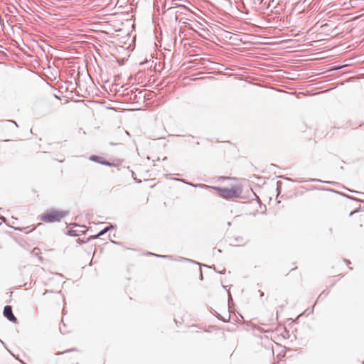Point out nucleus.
Wrapping results in <instances>:
<instances>
[{
    "mask_svg": "<svg viewBox=\"0 0 364 364\" xmlns=\"http://www.w3.org/2000/svg\"><path fill=\"white\" fill-rule=\"evenodd\" d=\"M66 215L67 212L65 211L50 209L41 215V219L46 223H54L60 221Z\"/></svg>",
    "mask_w": 364,
    "mask_h": 364,
    "instance_id": "obj_1",
    "label": "nucleus"
},
{
    "mask_svg": "<svg viewBox=\"0 0 364 364\" xmlns=\"http://www.w3.org/2000/svg\"><path fill=\"white\" fill-rule=\"evenodd\" d=\"M218 194L225 198H238L241 193V189L238 186H233L230 188L213 187Z\"/></svg>",
    "mask_w": 364,
    "mask_h": 364,
    "instance_id": "obj_2",
    "label": "nucleus"
},
{
    "mask_svg": "<svg viewBox=\"0 0 364 364\" xmlns=\"http://www.w3.org/2000/svg\"><path fill=\"white\" fill-rule=\"evenodd\" d=\"M158 257H168V256H166V255H158Z\"/></svg>",
    "mask_w": 364,
    "mask_h": 364,
    "instance_id": "obj_7",
    "label": "nucleus"
},
{
    "mask_svg": "<svg viewBox=\"0 0 364 364\" xmlns=\"http://www.w3.org/2000/svg\"><path fill=\"white\" fill-rule=\"evenodd\" d=\"M112 228H113V225H110V226L105 228L102 231H100L97 235H95V238L100 237V236H102V235L106 233L108 230H109Z\"/></svg>",
    "mask_w": 364,
    "mask_h": 364,
    "instance_id": "obj_5",
    "label": "nucleus"
},
{
    "mask_svg": "<svg viewBox=\"0 0 364 364\" xmlns=\"http://www.w3.org/2000/svg\"><path fill=\"white\" fill-rule=\"evenodd\" d=\"M90 159L91 161H96V162H98V163H100L102 164L107 165V166H110L111 165V164L109 162H108V161H101V158L97 156H95V155L91 156Z\"/></svg>",
    "mask_w": 364,
    "mask_h": 364,
    "instance_id": "obj_4",
    "label": "nucleus"
},
{
    "mask_svg": "<svg viewBox=\"0 0 364 364\" xmlns=\"http://www.w3.org/2000/svg\"><path fill=\"white\" fill-rule=\"evenodd\" d=\"M4 316L6 317L10 321L16 322V318L14 316L12 312V308L11 306H6L4 309Z\"/></svg>",
    "mask_w": 364,
    "mask_h": 364,
    "instance_id": "obj_3",
    "label": "nucleus"
},
{
    "mask_svg": "<svg viewBox=\"0 0 364 364\" xmlns=\"http://www.w3.org/2000/svg\"><path fill=\"white\" fill-rule=\"evenodd\" d=\"M68 235H70V236H77V234L75 230H69L68 231Z\"/></svg>",
    "mask_w": 364,
    "mask_h": 364,
    "instance_id": "obj_6",
    "label": "nucleus"
}]
</instances>
